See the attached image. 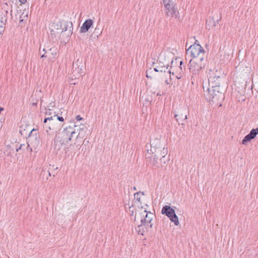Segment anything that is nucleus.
Segmentation results:
<instances>
[{"label":"nucleus","instance_id":"7","mask_svg":"<svg viewBox=\"0 0 258 258\" xmlns=\"http://www.w3.org/2000/svg\"><path fill=\"white\" fill-rule=\"evenodd\" d=\"M161 213L167 216L174 225L178 226L179 224L178 218L175 213V210L170 206L165 205L163 207Z\"/></svg>","mask_w":258,"mask_h":258},{"label":"nucleus","instance_id":"43","mask_svg":"<svg viewBox=\"0 0 258 258\" xmlns=\"http://www.w3.org/2000/svg\"><path fill=\"white\" fill-rule=\"evenodd\" d=\"M153 70H154V72H160L157 66H156V68H154V69H153Z\"/></svg>","mask_w":258,"mask_h":258},{"label":"nucleus","instance_id":"20","mask_svg":"<svg viewBox=\"0 0 258 258\" xmlns=\"http://www.w3.org/2000/svg\"><path fill=\"white\" fill-rule=\"evenodd\" d=\"M67 144L66 142L62 141V139L59 136L55 137L54 139V149L57 151L60 150L63 145Z\"/></svg>","mask_w":258,"mask_h":258},{"label":"nucleus","instance_id":"50","mask_svg":"<svg viewBox=\"0 0 258 258\" xmlns=\"http://www.w3.org/2000/svg\"><path fill=\"white\" fill-rule=\"evenodd\" d=\"M47 120H48L47 117L45 118H44V121H43V122H44V123H46Z\"/></svg>","mask_w":258,"mask_h":258},{"label":"nucleus","instance_id":"17","mask_svg":"<svg viewBox=\"0 0 258 258\" xmlns=\"http://www.w3.org/2000/svg\"><path fill=\"white\" fill-rule=\"evenodd\" d=\"M78 125H77V122L75 123L74 127H73V133L71 134V141H73V139L76 140L78 138H81L83 136V134L81 132H79V128H78Z\"/></svg>","mask_w":258,"mask_h":258},{"label":"nucleus","instance_id":"28","mask_svg":"<svg viewBox=\"0 0 258 258\" xmlns=\"http://www.w3.org/2000/svg\"><path fill=\"white\" fill-rule=\"evenodd\" d=\"M142 99H144V101L146 102V104L147 105L150 104L151 102L152 101V99L151 96H147L146 97H144L143 96L142 97Z\"/></svg>","mask_w":258,"mask_h":258},{"label":"nucleus","instance_id":"37","mask_svg":"<svg viewBox=\"0 0 258 258\" xmlns=\"http://www.w3.org/2000/svg\"><path fill=\"white\" fill-rule=\"evenodd\" d=\"M134 196H135V199H137V200L138 201V202H140V194L139 192H136L134 194Z\"/></svg>","mask_w":258,"mask_h":258},{"label":"nucleus","instance_id":"30","mask_svg":"<svg viewBox=\"0 0 258 258\" xmlns=\"http://www.w3.org/2000/svg\"><path fill=\"white\" fill-rule=\"evenodd\" d=\"M23 129V127L21 126L20 127V134L23 136H25L26 137L27 135L28 136V131L26 130L25 128H24V130H22Z\"/></svg>","mask_w":258,"mask_h":258},{"label":"nucleus","instance_id":"5","mask_svg":"<svg viewBox=\"0 0 258 258\" xmlns=\"http://www.w3.org/2000/svg\"><path fill=\"white\" fill-rule=\"evenodd\" d=\"M171 113L174 114V117L178 124L181 125L185 124L184 122L186 121L187 115L189 114L188 109L185 106L180 107L176 110H172Z\"/></svg>","mask_w":258,"mask_h":258},{"label":"nucleus","instance_id":"13","mask_svg":"<svg viewBox=\"0 0 258 258\" xmlns=\"http://www.w3.org/2000/svg\"><path fill=\"white\" fill-rule=\"evenodd\" d=\"M62 27L60 33L64 31H68V35H72L73 33V24L72 22L62 21Z\"/></svg>","mask_w":258,"mask_h":258},{"label":"nucleus","instance_id":"53","mask_svg":"<svg viewBox=\"0 0 258 258\" xmlns=\"http://www.w3.org/2000/svg\"><path fill=\"white\" fill-rule=\"evenodd\" d=\"M128 207H129V208L131 209V207L133 206V205H131V206H130V204H128Z\"/></svg>","mask_w":258,"mask_h":258},{"label":"nucleus","instance_id":"55","mask_svg":"<svg viewBox=\"0 0 258 258\" xmlns=\"http://www.w3.org/2000/svg\"><path fill=\"white\" fill-rule=\"evenodd\" d=\"M133 188H134V190H137V188H136V186H134Z\"/></svg>","mask_w":258,"mask_h":258},{"label":"nucleus","instance_id":"11","mask_svg":"<svg viewBox=\"0 0 258 258\" xmlns=\"http://www.w3.org/2000/svg\"><path fill=\"white\" fill-rule=\"evenodd\" d=\"M257 135H258V127L252 129L250 133L243 139L242 144L246 145L247 142L255 138Z\"/></svg>","mask_w":258,"mask_h":258},{"label":"nucleus","instance_id":"18","mask_svg":"<svg viewBox=\"0 0 258 258\" xmlns=\"http://www.w3.org/2000/svg\"><path fill=\"white\" fill-rule=\"evenodd\" d=\"M93 21L91 19L86 20L80 28V32L81 33H85L87 32L90 28L93 25Z\"/></svg>","mask_w":258,"mask_h":258},{"label":"nucleus","instance_id":"21","mask_svg":"<svg viewBox=\"0 0 258 258\" xmlns=\"http://www.w3.org/2000/svg\"><path fill=\"white\" fill-rule=\"evenodd\" d=\"M150 147V149H158L162 147V146L161 145V142L160 140L157 138H155L151 140Z\"/></svg>","mask_w":258,"mask_h":258},{"label":"nucleus","instance_id":"44","mask_svg":"<svg viewBox=\"0 0 258 258\" xmlns=\"http://www.w3.org/2000/svg\"><path fill=\"white\" fill-rule=\"evenodd\" d=\"M167 74L170 77V75L171 74V71L170 70L167 71ZM172 74L173 75H174V72H172Z\"/></svg>","mask_w":258,"mask_h":258},{"label":"nucleus","instance_id":"42","mask_svg":"<svg viewBox=\"0 0 258 258\" xmlns=\"http://www.w3.org/2000/svg\"><path fill=\"white\" fill-rule=\"evenodd\" d=\"M4 31V28L2 25H0V34H2Z\"/></svg>","mask_w":258,"mask_h":258},{"label":"nucleus","instance_id":"40","mask_svg":"<svg viewBox=\"0 0 258 258\" xmlns=\"http://www.w3.org/2000/svg\"><path fill=\"white\" fill-rule=\"evenodd\" d=\"M76 119L77 121H80V120H83V118L82 117H81L80 115H79L76 116Z\"/></svg>","mask_w":258,"mask_h":258},{"label":"nucleus","instance_id":"58","mask_svg":"<svg viewBox=\"0 0 258 258\" xmlns=\"http://www.w3.org/2000/svg\"><path fill=\"white\" fill-rule=\"evenodd\" d=\"M166 83L167 84H168V83L167 82V80H166Z\"/></svg>","mask_w":258,"mask_h":258},{"label":"nucleus","instance_id":"6","mask_svg":"<svg viewBox=\"0 0 258 258\" xmlns=\"http://www.w3.org/2000/svg\"><path fill=\"white\" fill-rule=\"evenodd\" d=\"M27 149L30 148V151H32V148H30V146L31 145L34 147H37L40 144V136L37 130L33 128L31 130L28 134V141H27Z\"/></svg>","mask_w":258,"mask_h":258},{"label":"nucleus","instance_id":"48","mask_svg":"<svg viewBox=\"0 0 258 258\" xmlns=\"http://www.w3.org/2000/svg\"><path fill=\"white\" fill-rule=\"evenodd\" d=\"M176 77L178 79H180V78H181V76L180 75V74H179L178 75H176Z\"/></svg>","mask_w":258,"mask_h":258},{"label":"nucleus","instance_id":"27","mask_svg":"<svg viewBox=\"0 0 258 258\" xmlns=\"http://www.w3.org/2000/svg\"><path fill=\"white\" fill-rule=\"evenodd\" d=\"M78 125V128H79V131L81 132L83 134V136L85 135V130H87V127L83 124H80Z\"/></svg>","mask_w":258,"mask_h":258},{"label":"nucleus","instance_id":"54","mask_svg":"<svg viewBox=\"0 0 258 258\" xmlns=\"http://www.w3.org/2000/svg\"><path fill=\"white\" fill-rule=\"evenodd\" d=\"M76 83H77V82H73V83H72V84L75 85Z\"/></svg>","mask_w":258,"mask_h":258},{"label":"nucleus","instance_id":"24","mask_svg":"<svg viewBox=\"0 0 258 258\" xmlns=\"http://www.w3.org/2000/svg\"><path fill=\"white\" fill-rule=\"evenodd\" d=\"M137 231L138 232L139 234L144 235L145 232H148L149 229L147 227L146 228L141 223L140 225H138V226L136 228Z\"/></svg>","mask_w":258,"mask_h":258},{"label":"nucleus","instance_id":"19","mask_svg":"<svg viewBox=\"0 0 258 258\" xmlns=\"http://www.w3.org/2000/svg\"><path fill=\"white\" fill-rule=\"evenodd\" d=\"M166 10V14L168 16H173V15H175V16H177L178 14V12L176 11L175 8V5L174 3H172L170 4V7H165Z\"/></svg>","mask_w":258,"mask_h":258},{"label":"nucleus","instance_id":"4","mask_svg":"<svg viewBox=\"0 0 258 258\" xmlns=\"http://www.w3.org/2000/svg\"><path fill=\"white\" fill-rule=\"evenodd\" d=\"M186 54H189L190 56L193 58L192 59L197 57H205V51L200 44H196V42H195L186 50Z\"/></svg>","mask_w":258,"mask_h":258},{"label":"nucleus","instance_id":"14","mask_svg":"<svg viewBox=\"0 0 258 258\" xmlns=\"http://www.w3.org/2000/svg\"><path fill=\"white\" fill-rule=\"evenodd\" d=\"M144 213H146V216L144 218L141 219V223H150V228H152L153 224L151 222L154 215L152 213H148L146 210H144Z\"/></svg>","mask_w":258,"mask_h":258},{"label":"nucleus","instance_id":"1","mask_svg":"<svg viewBox=\"0 0 258 258\" xmlns=\"http://www.w3.org/2000/svg\"><path fill=\"white\" fill-rule=\"evenodd\" d=\"M205 95L211 103L219 106L225 98L223 89L221 87L208 88Z\"/></svg>","mask_w":258,"mask_h":258},{"label":"nucleus","instance_id":"38","mask_svg":"<svg viewBox=\"0 0 258 258\" xmlns=\"http://www.w3.org/2000/svg\"><path fill=\"white\" fill-rule=\"evenodd\" d=\"M4 18H5V20L4 21L6 22V17H0V21L1 22V25H5V23H4Z\"/></svg>","mask_w":258,"mask_h":258},{"label":"nucleus","instance_id":"2","mask_svg":"<svg viewBox=\"0 0 258 258\" xmlns=\"http://www.w3.org/2000/svg\"><path fill=\"white\" fill-rule=\"evenodd\" d=\"M148 146H146L147 152L145 154V157L146 159H150L152 160L159 159L160 157H165L167 154V148H165L164 147H162L159 148L150 149H148Z\"/></svg>","mask_w":258,"mask_h":258},{"label":"nucleus","instance_id":"29","mask_svg":"<svg viewBox=\"0 0 258 258\" xmlns=\"http://www.w3.org/2000/svg\"><path fill=\"white\" fill-rule=\"evenodd\" d=\"M221 80H220V79H217V78L215 79V81H214V83H217L216 85L215 84V85H209V86L210 87L209 88H216V87H220V83H221Z\"/></svg>","mask_w":258,"mask_h":258},{"label":"nucleus","instance_id":"32","mask_svg":"<svg viewBox=\"0 0 258 258\" xmlns=\"http://www.w3.org/2000/svg\"><path fill=\"white\" fill-rule=\"evenodd\" d=\"M60 32L59 31H55V29L53 28H51V30H50V35L52 36H54V37H55L56 34H58L59 33H60Z\"/></svg>","mask_w":258,"mask_h":258},{"label":"nucleus","instance_id":"59","mask_svg":"<svg viewBox=\"0 0 258 258\" xmlns=\"http://www.w3.org/2000/svg\"><path fill=\"white\" fill-rule=\"evenodd\" d=\"M46 131L47 132H48V130L47 129H46Z\"/></svg>","mask_w":258,"mask_h":258},{"label":"nucleus","instance_id":"45","mask_svg":"<svg viewBox=\"0 0 258 258\" xmlns=\"http://www.w3.org/2000/svg\"><path fill=\"white\" fill-rule=\"evenodd\" d=\"M19 1L22 4H25L27 1V0H19Z\"/></svg>","mask_w":258,"mask_h":258},{"label":"nucleus","instance_id":"22","mask_svg":"<svg viewBox=\"0 0 258 258\" xmlns=\"http://www.w3.org/2000/svg\"><path fill=\"white\" fill-rule=\"evenodd\" d=\"M158 66H157L160 72L165 73L166 71L168 69L169 67L168 63L164 64L160 60L157 62Z\"/></svg>","mask_w":258,"mask_h":258},{"label":"nucleus","instance_id":"46","mask_svg":"<svg viewBox=\"0 0 258 258\" xmlns=\"http://www.w3.org/2000/svg\"><path fill=\"white\" fill-rule=\"evenodd\" d=\"M45 114H46V115H49L52 114L50 110L48 111H46Z\"/></svg>","mask_w":258,"mask_h":258},{"label":"nucleus","instance_id":"3","mask_svg":"<svg viewBox=\"0 0 258 258\" xmlns=\"http://www.w3.org/2000/svg\"><path fill=\"white\" fill-rule=\"evenodd\" d=\"M207 60L205 57H197L195 59H190V72L194 75L198 74L202 69L206 66Z\"/></svg>","mask_w":258,"mask_h":258},{"label":"nucleus","instance_id":"51","mask_svg":"<svg viewBox=\"0 0 258 258\" xmlns=\"http://www.w3.org/2000/svg\"><path fill=\"white\" fill-rule=\"evenodd\" d=\"M2 121L1 120H0V130L2 128V127L3 126V124H2Z\"/></svg>","mask_w":258,"mask_h":258},{"label":"nucleus","instance_id":"47","mask_svg":"<svg viewBox=\"0 0 258 258\" xmlns=\"http://www.w3.org/2000/svg\"><path fill=\"white\" fill-rule=\"evenodd\" d=\"M182 63H183L182 61H180V67H179V68H180V70H182V68L181 67V65H182Z\"/></svg>","mask_w":258,"mask_h":258},{"label":"nucleus","instance_id":"10","mask_svg":"<svg viewBox=\"0 0 258 258\" xmlns=\"http://www.w3.org/2000/svg\"><path fill=\"white\" fill-rule=\"evenodd\" d=\"M42 51L44 53L41 55V58L47 57L49 59H52L54 58L57 54V49L56 47H52L47 49L43 48Z\"/></svg>","mask_w":258,"mask_h":258},{"label":"nucleus","instance_id":"52","mask_svg":"<svg viewBox=\"0 0 258 258\" xmlns=\"http://www.w3.org/2000/svg\"><path fill=\"white\" fill-rule=\"evenodd\" d=\"M48 128V129L49 130H51V127L50 126H48V127H47Z\"/></svg>","mask_w":258,"mask_h":258},{"label":"nucleus","instance_id":"35","mask_svg":"<svg viewBox=\"0 0 258 258\" xmlns=\"http://www.w3.org/2000/svg\"><path fill=\"white\" fill-rule=\"evenodd\" d=\"M26 147L25 144H21L19 148H16V151L18 152L20 150H24V148Z\"/></svg>","mask_w":258,"mask_h":258},{"label":"nucleus","instance_id":"16","mask_svg":"<svg viewBox=\"0 0 258 258\" xmlns=\"http://www.w3.org/2000/svg\"><path fill=\"white\" fill-rule=\"evenodd\" d=\"M221 17H220V19H214V17H209L208 19L206 20V28L210 30L211 28L215 27L216 23H218L221 20Z\"/></svg>","mask_w":258,"mask_h":258},{"label":"nucleus","instance_id":"41","mask_svg":"<svg viewBox=\"0 0 258 258\" xmlns=\"http://www.w3.org/2000/svg\"><path fill=\"white\" fill-rule=\"evenodd\" d=\"M45 173H48V175H49V176H51V174H50V173L49 172V171H46V172L45 171L43 170V172H42V173H41V174H42V175H43V176H44V175H45Z\"/></svg>","mask_w":258,"mask_h":258},{"label":"nucleus","instance_id":"23","mask_svg":"<svg viewBox=\"0 0 258 258\" xmlns=\"http://www.w3.org/2000/svg\"><path fill=\"white\" fill-rule=\"evenodd\" d=\"M62 27V21H54L51 25V28L59 32H60V30H61Z\"/></svg>","mask_w":258,"mask_h":258},{"label":"nucleus","instance_id":"8","mask_svg":"<svg viewBox=\"0 0 258 258\" xmlns=\"http://www.w3.org/2000/svg\"><path fill=\"white\" fill-rule=\"evenodd\" d=\"M224 77L223 74L221 71L216 70L215 71H210L209 72V84L210 85H215L217 83H214L215 79H220L222 80V78Z\"/></svg>","mask_w":258,"mask_h":258},{"label":"nucleus","instance_id":"36","mask_svg":"<svg viewBox=\"0 0 258 258\" xmlns=\"http://www.w3.org/2000/svg\"><path fill=\"white\" fill-rule=\"evenodd\" d=\"M54 115L53 116H51L50 117H47L48 118V120L49 121H53V120H55V117H56V115H55V112H54Z\"/></svg>","mask_w":258,"mask_h":258},{"label":"nucleus","instance_id":"60","mask_svg":"<svg viewBox=\"0 0 258 258\" xmlns=\"http://www.w3.org/2000/svg\"><path fill=\"white\" fill-rule=\"evenodd\" d=\"M39 51H40V53H41V50H40V49L39 50Z\"/></svg>","mask_w":258,"mask_h":258},{"label":"nucleus","instance_id":"49","mask_svg":"<svg viewBox=\"0 0 258 258\" xmlns=\"http://www.w3.org/2000/svg\"><path fill=\"white\" fill-rule=\"evenodd\" d=\"M23 21V19L20 20V21H19L20 26H22Z\"/></svg>","mask_w":258,"mask_h":258},{"label":"nucleus","instance_id":"9","mask_svg":"<svg viewBox=\"0 0 258 258\" xmlns=\"http://www.w3.org/2000/svg\"><path fill=\"white\" fill-rule=\"evenodd\" d=\"M73 132V127L69 126L64 128L60 134V137L62 139V141L66 143L71 141V136Z\"/></svg>","mask_w":258,"mask_h":258},{"label":"nucleus","instance_id":"33","mask_svg":"<svg viewBox=\"0 0 258 258\" xmlns=\"http://www.w3.org/2000/svg\"><path fill=\"white\" fill-rule=\"evenodd\" d=\"M163 2L165 7H170V4L173 3L172 0H163Z\"/></svg>","mask_w":258,"mask_h":258},{"label":"nucleus","instance_id":"25","mask_svg":"<svg viewBox=\"0 0 258 258\" xmlns=\"http://www.w3.org/2000/svg\"><path fill=\"white\" fill-rule=\"evenodd\" d=\"M84 63L83 62V59L82 58L81 59L78 58L74 62L73 67L75 68H80L83 69L84 68Z\"/></svg>","mask_w":258,"mask_h":258},{"label":"nucleus","instance_id":"39","mask_svg":"<svg viewBox=\"0 0 258 258\" xmlns=\"http://www.w3.org/2000/svg\"><path fill=\"white\" fill-rule=\"evenodd\" d=\"M141 224L142 225H143L145 227H147V228L149 229V228H150V223H145L144 222H143V223H142Z\"/></svg>","mask_w":258,"mask_h":258},{"label":"nucleus","instance_id":"34","mask_svg":"<svg viewBox=\"0 0 258 258\" xmlns=\"http://www.w3.org/2000/svg\"><path fill=\"white\" fill-rule=\"evenodd\" d=\"M55 115H56L55 120L57 119L60 122H63L64 121V119H63V117L58 116L57 114H55Z\"/></svg>","mask_w":258,"mask_h":258},{"label":"nucleus","instance_id":"31","mask_svg":"<svg viewBox=\"0 0 258 258\" xmlns=\"http://www.w3.org/2000/svg\"><path fill=\"white\" fill-rule=\"evenodd\" d=\"M19 16H28V9L27 10H24L22 13L21 10H20V13L18 12Z\"/></svg>","mask_w":258,"mask_h":258},{"label":"nucleus","instance_id":"12","mask_svg":"<svg viewBox=\"0 0 258 258\" xmlns=\"http://www.w3.org/2000/svg\"><path fill=\"white\" fill-rule=\"evenodd\" d=\"M84 74L83 69L80 68H75L73 67L72 73V76H71L72 80H75L77 79H79V78L83 76Z\"/></svg>","mask_w":258,"mask_h":258},{"label":"nucleus","instance_id":"15","mask_svg":"<svg viewBox=\"0 0 258 258\" xmlns=\"http://www.w3.org/2000/svg\"><path fill=\"white\" fill-rule=\"evenodd\" d=\"M167 159L165 157H160L159 159H156L152 160L153 165L157 167H165L166 166V161Z\"/></svg>","mask_w":258,"mask_h":258},{"label":"nucleus","instance_id":"26","mask_svg":"<svg viewBox=\"0 0 258 258\" xmlns=\"http://www.w3.org/2000/svg\"><path fill=\"white\" fill-rule=\"evenodd\" d=\"M146 74V76L147 78L152 79V75L154 74V70L150 68L149 70H147Z\"/></svg>","mask_w":258,"mask_h":258},{"label":"nucleus","instance_id":"57","mask_svg":"<svg viewBox=\"0 0 258 258\" xmlns=\"http://www.w3.org/2000/svg\"><path fill=\"white\" fill-rule=\"evenodd\" d=\"M173 63V61H171V64H172Z\"/></svg>","mask_w":258,"mask_h":258},{"label":"nucleus","instance_id":"56","mask_svg":"<svg viewBox=\"0 0 258 258\" xmlns=\"http://www.w3.org/2000/svg\"><path fill=\"white\" fill-rule=\"evenodd\" d=\"M198 40H196V42H196V44H198Z\"/></svg>","mask_w":258,"mask_h":258}]
</instances>
